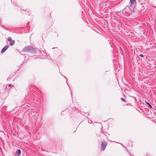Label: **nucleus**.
<instances>
[{
    "mask_svg": "<svg viewBox=\"0 0 156 156\" xmlns=\"http://www.w3.org/2000/svg\"><path fill=\"white\" fill-rule=\"evenodd\" d=\"M12 84H9V87H10V86H12Z\"/></svg>",
    "mask_w": 156,
    "mask_h": 156,
    "instance_id": "2eb2a0df",
    "label": "nucleus"
},
{
    "mask_svg": "<svg viewBox=\"0 0 156 156\" xmlns=\"http://www.w3.org/2000/svg\"><path fill=\"white\" fill-rule=\"evenodd\" d=\"M23 51L24 52L35 53H36L35 49L33 47L30 46H27L25 47L23 49Z\"/></svg>",
    "mask_w": 156,
    "mask_h": 156,
    "instance_id": "f257e3e1",
    "label": "nucleus"
},
{
    "mask_svg": "<svg viewBox=\"0 0 156 156\" xmlns=\"http://www.w3.org/2000/svg\"><path fill=\"white\" fill-rule=\"evenodd\" d=\"M145 103L147 105H148L149 107L150 108H152V106H151V105L149 103H148V102H147V101H146V102Z\"/></svg>",
    "mask_w": 156,
    "mask_h": 156,
    "instance_id": "1a4fd4ad",
    "label": "nucleus"
},
{
    "mask_svg": "<svg viewBox=\"0 0 156 156\" xmlns=\"http://www.w3.org/2000/svg\"><path fill=\"white\" fill-rule=\"evenodd\" d=\"M121 100L124 102H125V100H124V99L122 98H121Z\"/></svg>",
    "mask_w": 156,
    "mask_h": 156,
    "instance_id": "ddd939ff",
    "label": "nucleus"
},
{
    "mask_svg": "<svg viewBox=\"0 0 156 156\" xmlns=\"http://www.w3.org/2000/svg\"><path fill=\"white\" fill-rule=\"evenodd\" d=\"M146 44H151V41L150 40H147L146 41Z\"/></svg>",
    "mask_w": 156,
    "mask_h": 156,
    "instance_id": "6e6552de",
    "label": "nucleus"
},
{
    "mask_svg": "<svg viewBox=\"0 0 156 156\" xmlns=\"http://www.w3.org/2000/svg\"><path fill=\"white\" fill-rule=\"evenodd\" d=\"M140 56L141 57H144V55L143 54H141L140 55Z\"/></svg>",
    "mask_w": 156,
    "mask_h": 156,
    "instance_id": "9b49d317",
    "label": "nucleus"
},
{
    "mask_svg": "<svg viewBox=\"0 0 156 156\" xmlns=\"http://www.w3.org/2000/svg\"><path fill=\"white\" fill-rule=\"evenodd\" d=\"M7 39H12V38L10 37H9Z\"/></svg>",
    "mask_w": 156,
    "mask_h": 156,
    "instance_id": "4468645a",
    "label": "nucleus"
},
{
    "mask_svg": "<svg viewBox=\"0 0 156 156\" xmlns=\"http://www.w3.org/2000/svg\"><path fill=\"white\" fill-rule=\"evenodd\" d=\"M29 22H28V23H27V26H28V25L29 24ZM27 28L28 29H27V30H28V31L29 29L28 28V27H27Z\"/></svg>",
    "mask_w": 156,
    "mask_h": 156,
    "instance_id": "f8f14e48",
    "label": "nucleus"
},
{
    "mask_svg": "<svg viewBox=\"0 0 156 156\" xmlns=\"http://www.w3.org/2000/svg\"><path fill=\"white\" fill-rule=\"evenodd\" d=\"M146 1H144V2H143V3H140V4L141 5H145L146 4V3H145V2Z\"/></svg>",
    "mask_w": 156,
    "mask_h": 156,
    "instance_id": "9d476101",
    "label": "nucleus"
},
{
    "mask_svg": "<svg viewBox=\"0 0 156 156\" xmlns=\"http://www.w3.org/2000/svg\"><path fill=\"white\" fill-rule=\"evenodd\" d=\"M9 47L7 45H6L2 49L1 51V53H3Z\"/></svg>",
    "mask_w": 156,
    "mask_h": 156,
    "instance_id": "20e7f679",
    "label": "nucleus"
},
{
    "mask_svg": "<svg viewBox=\"0 0 156 156\" xmlns=\"http://www.w3.org/2000/svg\"><path fill=\"white\" fill-rule=\"evenodd\" d=\"M21 154V150L20 149H18L16 151V154L19 155Z\"/></svg>",
    "mask_w": 156,
    "mask_h": 156,
    "instance_id": "0eeeda50",
    "label": "nucleus"
},
{
    "mask_svg": "<svg viewBox=\"0 0 156 156\" xmlns=\"http://www.w3.org/2000/svg\"><path fill=\"white\" fill-rule=\"evenodd\" d=\"M107 145V144L105 140L102 141L101 147V150L104 151Z\"/></svg>",
    "mask_w": 156,
    "mask_h": 156,
    "instance_id": "7ed1b4c3",
    "label": "nucleus"
},
{
    "mask_svg": "<svg viewBox=\"0 0 156 156\" xmlns=\"http://www.w3.org/2000/svg\"><path fill=\"white\" fill-rule=\"evenodd\" d=\"M29 10L28 9H26L25 10V12H22V13L23 14H26L28 15H30V14L31 13L30 12H29Z\"/></svg>",
    "mask_w": 156,
    "mask_h": 156,
    "instance_id": "423d86ee",
    "label": "nucleus"
},
{
    "mask_svg": "<svg viewBox=\"0 0 156 156\" xmlns=\"http://www.w3.org/2000/svg\"><path fill=\"white\" fill-rule=\"evenodd\" d=\"M130 6L129 7L130 9L131 8H134L136 5V0H130Z\"/></svg>",
    "mask_w": 156,
    "mask_h": 156,
    "instance_id": "f03ea898",
    "label": "nucleus"
},
{
    "mask_svg": "<svg viewBox=\"0 0 156 156\" xmlns=\"http://www.w3.org/2000/svg\"><path fill=\"white\" fill-rule=\"evenodd\" d=\"M9 42V44L11 46L13 45L15 43V41L14 40H8Z\"/></svg>",
    "mask_w": 156,
    "mask_h": 156,
    "instance_id": "39448f33",
    "label": "nucleus"
}]
</instances>
